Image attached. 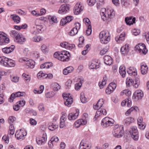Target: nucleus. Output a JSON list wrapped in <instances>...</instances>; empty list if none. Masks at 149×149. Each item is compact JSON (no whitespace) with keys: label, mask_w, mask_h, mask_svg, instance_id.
<instances>
[{"label":"nucleus","mask_w":149,"mask_h":149,"mask_svg":"<svg viewBox=\"0 0 149 149\" xmlns=\"http://www.w3.org/2000/svg\"><path fill=\"white\" fill-rule=\"evenodd\" d=\"M8 58L5 56L0 57V64L6 67Z\"/></svg>","instance_id":"obj_29"},{"label":"nucleus","mask_w":149,"mask_h":149,"mask_svg":"<svg viewBox=\"0 0 149 149\" xmlns=\"http://www.w3.org/2000/svg\"><path fill=\"white\" fill-rule=\"evenodd\" d=\"M134 119L132 117H127L123 121V122L126 125H128L134 121Z\"/></svg>","instance_id":"obj_37"},{"label":"nucleus","mask_w":149,"mask_h":149,"mask_svg":"<svg viewBox=\"0 0 149 149\" xmlns=\"http://www.w3.org/2000/svg\"><path fill=\"white\" fill-rule=\"evenodd\" d=\"M7 67H14L16 65V62L15 61L10 58H8L7 62Z\"/></svg>","instance_id":"obj_31"},{"label":"nucleus","mask_w":149,"mask_h":149,"mask_svg":"<svg viewBox=\"0 0 149 149\" xmlns=\"http://www.w3.org/2000/svg\"><path fill=\"white\" fill-rule=\"evenodd\" d=\"M53 90L54 91H57L61 88V86L57 83H54L52 84Z\"/></svg>","instance_id":"obj_43"},{"label":"nucleus","mask_w":149,"mask_h":149,"mask_svg":"<svg viewBox=\"0 0 149 149\" xmlns=\"http://www.w3.org/2000/svg\"><path fill=\"white\" fill-rule=\"evenodd\" d=\"M136 18L134 17L133 18L131 17H126L125 19V21L127 25H131L135 23Z\"/></svg>","instance_id":"obj_19"},{"label":"nucleus","mask_w":149,"mask_h":149,"mask_svg":"<svg viewBox=\"0 0 149 149\" xmlns=\"http://www.w3.org/2000/svg\"><path fill=\"white\" fill-rule=\"evenodd\" d=\"M113 91L114 90L112 89V88L110 86H108L106 90V92L107 94H109L113 92Z\"/></svg>","instance_id":"obj_59"},{"label":"nucleus","mask_w":149,"mask_h":149,"mask_svg":"<svg viewBox=\"0 0 149 149\" xmlns=\"http://www.w3.org/2000/svg\"><path fill=\"white\" fill-rule=\"evenodd\" d=\"M26 135V132L25 130H20L17 131L15 136L17 139L19 140L22 139L23 137Z\"/></svg>","instance_id":"obj_11"},{"label":"nucleus","mask_w":149,"mask_h":149,"mask_svg":"<svg viewBox=\"0 0 149 149\" xmlns=\"http://www.w3.org/2000/svg\"><path fill=\"white\" fill-rule=\"evenodd\" d=\"M46 140L47 136L46 135L43 134V137L39 139H36V141L38 144L41 145L44 143L45 142Z\"/></svg>","instance_id":"obj_27"},{"label":"nucleus","mask_w":149,"mask_h":149,"mask_svg":"<svg viewBox=\"0 0 149 149\" xmlns=\"http://www.w3.org/2000/svg\"><path fill=\"white\" fill-rule=\"evenodd\" d=\"M80 100L81 102L83 103H85L87 102V100L85 96L84 93H81V94Z\"/></svg>","instance_id":"obj_50"},{"label":"nucleus","mask_w":149,"mask_h":149,"mask_svg":"<svg viewBox=\"0 0 149 149\" xmlns=\"http://www.w3.org/2000/svg\"><path fill=\"white\" fill-rule=\"evenodd\" d=\"M69 10V7L68 4H63L60 7L58 13L61 14H64Z\"/></svg>","instance_id":"obj_10"},{"label":"nucleus","mask_w":149,"mask_h":149,"mask_svg":"<svg viewBox=\"0 0 149 149\" xmlns=\"http://www.w3.org/2000/svg\"><path fill=\"white\" fill-rule=\"evenodd\" d=\"M26 64L29 68H33L35 64V62L33 61L28 59L26 63Z\"/></svg>","instance_id":"obj_32"},{"label":"nucleus","mask_w":149,"mask_h":149,"mask_svg":"<svg viewBox=\"0 0 149 149\" xmlns=\"http://www.w3.org/2000/svg\"><path fill=\"white\" fill-rule=\"evenodd\" d=\"M104 61L105 64L107 65H110L112 64V60L111 58L109 55H106L104 58Z\"/></svg>","instance_id":"obj_24"},{"label":"nucleus","mask_w":149,"mask_h":149,"mask_svg":"<svg viewBox=\"0 0 149 149\" xmlns=\"http://www.w3.org/2000/svg\"><path fill=\"white\" fill-rule=\"evenodd\" d=\"M63 97L65 100L64 104L68 107H70L72 103V98L70 96V94L64 93L63 94Z\"/></svg>","instance_id":"obj_4"},{"label":"nucleus","mask_w":149,"mask_h":149,"mask_svg":"<svg viewBox=\"0 0 149 149\" xmlns=\"http://www.w3.org/2000/svg\"><path fill=\"white\" fill-rule=\"evenodd\" d=\"M22 76L24 77L25 81L26 82H29L30 81L31 78L29 75L25 73H23L22 74Z\"/></svg>","instance_id":"obj_55"},{"label":"nucleus","mask_w":149,"mask_h":149,"mask_svg":"<svg viewBox=\"0 0 149 149\" xmlns=\"http://www.w3.org/2000/svg\"><path fill=\"white\" fill-rule=\"evenodd\" d=\"M87 27H88V29L86 31V34L89 36L91 34L92 32L91 25L89 24V26H88Z\"/></svg>","instance_id":"obj_58"},{"label":"nucleus","mask_w":149,"mask_h":149,"mask_svg":"<svg viewBox=\"0 0 149 149\" xmlns=\"http://www.w3.org/2000/svg\"><path fill=\"white\" fill-rule=\"evenodd\" d=\"M143 118L141 117H139L137 120L138 123L139 127L141 130H143L145 128L146 126L143 123Z\"/></svg>","instance_id":"obj_30"},{"label":"nucleus","mask_w":149,"mask_h":149,"mask_svg":"<svg viewBox=\"0 0 149 149\" xmlns=\"http://www.w3.org/2000/svg\"><path fill=\"white\" fill-rule=\"evenodd\" d=\"M129 45L128 44H126L122 47L120 49L121 54L124 55L127 54L129 51Z\"/></svg>","instance_id":"obj_22"},{"label":"nucleus","mask_w":149,"mask_h":149,"mask_svg":"<svg viewBox=\"0 0 149 149\" xmlns=\"http://www.w3.org/2000/svg\"><path fill=\"white\" fill-rule=\"evenodd\" d=\"M138 109V108L136 106H134V107H131L130 109H128L125 113V114L127 116H128L131 113V112L135 110L136 111L137 109Z\"/></svg>","instance_id":"obj_42"},{"label":"nucleus","mask_w":149,"mask_h":149,"mask_svg":"<svg viewBox=\"0 0 149 149\" xmlns=\"http://www.w3.org/2000/svg\"><path fill=\"white\" fill-rule=\"evenodd\" d=\"M35 24L36 26V28L38 30V32H39L40 31H42L44 30L43 29V26L42 25L39 24V25L37 23V21L35 22Z\"/></svg>","instance_id":"obj_47"},{"label":"nucleus","mask_w":149,"mask_h":149,"mask_svg":"<svg viewBox=\"0 0 149 149\" xmlns=\"http://www.w3.org/2000/svg\"><path fill=\"white\" fill-rule=\"evenodd\" d=\"M107 78L106 76L103 77V79L102 82H99V85L100 89L103 88L104 86H105L106 84Z\"/></svg>","instance_id":"obj_39"},{"label":"nucleus","mask_w":149,"mask_h":149,"mask_svg":"<svg viewBox=\"0 0 149 149\" xmlns=\"http://www.w3.org/2000/svg\"><path fill=\"white\" fill-rule=\"evenodd\" d=\"M91 148V146L84 142V141L82 140L81 142L79 149H90Z\"/></svg>","instance_id":"obj_25"},{"label":"nucleus","mask_w":149,"mask_h":149,"mask_svg":"<svg viewBox=\"0 0 149 149\" xmlns=\"http://www.w3.org/2000/svg\"><path fill=\"white\" fill-rule=\"evenodd\" d=\"M52 66V63L51 62H47L42 64L40 66L41 69L45 68H49Z\"/></svg>","instance_id":"obj_35"},{"label":"nucleus","mask_w":149,"mask_h":149,"mask_svg":"<svg viewBox=\"0 0 149 149\" xmlns=\"http://www.w3.org/2000/svg\"><path fill=\"white\" fill-rule=\"evenodd\" d=\"M107 15V13H104V15H103L102 14H101V18L103 21H107L108 22V18Z\"/></svg>","instance_id":"obj_57"},{"label":"nucleus","mask_w":149,"mask_h":149,"mask_svg":"<svg viewBox=\"0 0 149 149\" xmlns=\"http://www.w3.org/2000/svg\"><path fill=\"white\" fill-rule=\"evenodd\" d=\"M86 120L84 119H80L76 121L74 124V126L75 127H79L81 125H84L87 123Z\"/></svg>","instance_id":"obj_14"},{"label":"nucleus","mask_w":149,"mask_h":149,"mask_svg":"<svg viewBox=\"0 0 149 149\" xmlns=\"http://www.w3.org/2000/svg\"><path fill=\"white\" fill-rule=\"evenodd\" d=\"M140 83L139 79L137 77L135 78L134 80L132 81V85L134 88H138Z\"/></svg>","instance_id":"obj_38"},{"label":"nucleus","mask_w":149,"mask_h":149,"mask_svg":"<svg viewBox=\"0 0 149 149\" xmlns=\"http://www.w3.org/2000/svg\"><path fill=\"white\" fill-rule=\"evenodd\" d=\"M48 19L49 22H52V23H57V18L55 16H49L48 17Z\"/></svg>","instance_id":"obj_41"},{"label":"nucleus","mask_w":149,"mask_h":149,"mask_svg":"<svg viewBox=\"0 0 149 149\" xmlns=\"http://www.w3.org/2000/svg\"><path fill=\"white\" fill-rule=\"evenodd\" d=\"M26 40V39L22 35H20L15 39V41L17 43L22 44Z\"/></svg>","instance_id":"obj_21"},{"label":"nucleus","mask_w":149,"mask_h":149,"mask_svg":"<svg viewBox=\"0 0 149 149\" xmlns=\"http://www.w3.org/2000/svg\"><path fill=\"white\" fill-rule=\"evenodd\" d=\"M123 127H120L118 125H116L113 127L112 134L113 136L116 138H120L123 135L124 131Z\"/></svg>","instance_id":"obj_2"},{"label":"nucleus","mask_w":149,"mask_h":149,"mask_svg":"<svg viewBox=\"0 0 149 149\" xmlns=\"http://www.w3.org/2000/svg\"><path fill=\"white\" fill-rule=\"evenodd\" d=\"M84 23H85L87 26H89V25H91L89 19L88 18H85L83 19Z\"/></svg>","instance_id":"obj_64"},{"label":"nucleus","mask_w":149,"mask_h":149,"mask_svg":"<svg viewBox=\"0 0 149 149\" xmlns=\"http://www.w3.org/2000/svg\"><path fill=\"white\" fill-rule=\"evenodd\" d=\"M50 140L55 145L58 141L59 139L57 137L54 136L51 138Z\"/></svg>","instance_id":"obj_56"},{"label":"nucleus","mask_w":149,"mask_h":149,"mask_svg":"<svg viewBox=\"0 0 149 149\" xmlns=\"http://www.w3.org/2000/svg\"><path fill=\"white\" fill-rule=\"evenodd\" d=\"M10 17L14 20L15 22L18 23L19 22L20 18L19 16L15 14L12 15Z\"/></svg>","instance_id":"obj_36"},{"label":"nucleus","mask_w":149,"mask_h":149,"mask_svg":"<svg viewBox=\"0 0 149 149\" xmlns=\"http://www.w3.org/2000/svg\"><path fill=\"white\" fill-rule=\"evenodd\" d=\"M24 93L23 92H18L15 94H12L9 99V101L10 102H12L13 101L15 97L23 96L24 95Z\"/></svg>","instance_id":"obj_13"},{"label":"nucleus","mask_w":149,"mask_h":149,"mask_svg":"<svg viewBox=\"0 0 149 149\" xmlns=\"http://www.w3.org/2000/svg\"><path fill=\"white\" fill-rule=\"evenodd\" d=\"M76 112L75 113H70L68 115V118L69 120H73L76 119L79 115V111L76 109Z\"/></svg>","instance_id":"obj_15"},{"label":"nucleus","mask_w":149,"mask_h":149,"mask_svg":"<svg viewBox=\"0 0 149 149\" xmlns=\"http://www.w3.org/2000/svg\"><path fill=\"white\" fill-rule=\"evenodd\" d=\"M148 68L147 65L146 64L143 63L141 64V73L143 74H146L148 71Z\"/></svg>","instance_id":"obj_26"},{"label":"nucleus","mask_w":149,"mask_h":149,"mask_svg":"<svg viewBox=\"0 0 149 149\" xmlns=\"http://www.w3.org/2000/svg\"><path fill=\"white\" fill-rule=\"evenodd\" d=\"M135 49L139 51L140 52H142L144 54H146L148 51L145 45L143 43L139 44L135 47Z\"/></svg>","instance_id":"obj_8"},{"label":"nucleus","mask_w":149,"mask_h":149,"mask_svg":"<svg viewBox=\"0 0 149 149\" xmlns=\"http://www.w3.org/2000/svg\"><path fill=\"white\" fill-rule=\"evenodd\" d=\"M96 0H87V2L89 5L92 6L95 3Z\"/></svg>","instance_id":"obj_62"},{"label":"nucleus","mask_w":149,"mask_h":149,"mask_svg":"<svg viewBox=\"0 0 149 149\" xmlns=\"http://www.w3.org/2000/svg\"><path fill=\"white\" fill-rule=\"evenodd\" d=\"M60 56L61 58H59V60L63 61H68L70 57V53L66 51H61Z\"/></svg>","instance_id":"obj_6"},{"label":"nucleus","mask_w":149,"mask_h":149,"mask_svg":"<svg viewBox=\"0 0 149 149\" xmlns=\"http://www.w3.org/2000/svg\"><path fill=\"white\" fill-rule=\"evenodd\" d=\"M143 93L141 90H137L135 92L132 96V99L135 100L141 99L143 96Z\"/></svg>","instance_id":"obj_9"},{"label":"nucleus","mask_w":149,"mask_h":149,"mask_svg":"<svg viewBox=\"0 0 149 149\" xmlns=\"http://www.w3.org/2000/svg\"><path fill=\"white\" fill-rule=\"evenodd\" d=\"M119 72L122 77H125L126 73L125 67L123 65L120 66L119 68Z\"/></svg>","instance_id":"obj_33"},{"label":"nucleus","mask_w":149,"mask_h":149,"mask_svg":"<svg viewBox=\"0 0 149 149\" xmlns=\"http://www.w3.org/2000/svg\"><path fill=\"white\" fill-rule=\"evenodd\" d=\"M130 133L132 138L135 141L138 140V133L136 127H132L130 130Z\"/></svg>","instance_id":"obj_7"},{"label":"nucleus","mask_w":149,"mask_h":149,"mask_svg":"<svg viewBox=\"0 0 149 149\" xmlns=\"http://www.w3.org/2000/svg\"><path fill=\"white\" fill-rule=\"evenodd\" d=\"M9 41V38L6 37V34L2 31H0V45H6Z\"/></svg>","instance_id":"obj_5"},{"label":"nucleus","mask_w":149,"mask_h":149,"mask_svg":"<svg viewBox=\"0 0 149 149\" xmlns=\"http://www.w3.org/2000/svg\"><path fill=\"white\" fill-rule=\"evenodd\" d=\"M107 113L106 110L104 109H97L95 117L96 118L102 115H106Z\"/></svg>","instance_id":"obj_20"},{"label":"nucleus","mask_w":149,"mask_h":149,"mask_svg":"<svg viewBox=\"0 0 149 149\" xmlns=\"http://www.w3.org/2000/svg\"><path fill=\"white\" fill-rule=\"evenodd\" d=\"M15 48V46L12 45L10 47H7L3 48L2 51L4 53L8 54L12 52Z\"/></svg>","instance_id":"obj_16"},{"label":"nucleus","mask_w":149,"mask_h":149,"mask_svg":"<svg viewBox=\"0 0 149 149\" xmlns=\"http://www.w3.org/2000/svg\"><path fill=\"white\" fill-rule=\"evenodd\" d=\"M127 73L132 75L135 76L137 74V71L136 70L134 67H130L127 70Z\"/></svg>","instance_id":"obj_23"},{"label":"nucleus","mask_w":149,"mask_h":149,"mask_svg":"<svg viewBox=\"0 0 149 149\" xmlns=\"http://www.w3.org/2000/svg\"><path fill=\"white\" fill-rule=\"evenodd\" d=\"M104 103V100L102 98L99 100L96 105L94 106L93 108L95 110L100 109Z\"/></svg>","instance_id":"obj_18"},{"label":"nucleus","mask_w":149,"mask_h":149,"mask_svg":"<svg viewBox=\"0 0 149 149\" xmlns=\"http://www.w3.org/2000/svg\"><path fill=\"white\" fill-rule=\"evenodd\" d=\"M44 88V86L43 85H41L40 87V90H37L36 89H35L33 90V92L35 93H41L43 92Z\"/></svg>","instance_id":"obj_44"},{"label":"nucleus","mask_w":149,"mask_h":149,"mask_svg":"<svg viewBox=\"0 0 149 149\" xmlns=\"http://www.w3.org/2000/svg\"><path fill=\"white\" fill-rule=\"evenodd\" d=\"M60 45L63 47H65V48L67 49V48L69 47L68 43L67 42H64L61 43L60 44Z\"/></svg>","instance_id":"obj_63"},{"label":"nucleus","mask_w":149,"mask_h":149,"mask_svg":"<svg viewBox=\"0 0 149 149\" xmlns=\"http://www.w3.org/2000/svg\"><path fill=\"white\" fill-rule=\"evenodd\" d=\"M9 131H8V134L10 135H13L14 134V128L13 124H11L9 127Z\"/></svg>","instance_id":"obj_45"},{"label":"nucleus","mask_w":149,"mask_h":149,"mask_svg":"<svg viewBox=\"0 0 149 149\" xmlns=\"http://www.w3.org/2000/svg\"><path fill=\"white\" fill-rule=\"evenodd\" d=\"M58 125H54V124H52L51 125H49L48 126V129L49 130L51 131H53L55 129H56L58 127Z\"/></svg>","instance_id":"obj_54"},{"label":"nucleus","mask_w":149,"mask_h":149,"mask_svg":"<svg viewBox=\"0 0 149 149\" xmlns=\"http://www.w3.org/2000/svg\"><path fill=\"white\" fill-rule=\"evenodd\" d=\"M110 36L108 31H102L101 32L99 35L101 42L103 44H107L110 40Z\"/></svg>","instance_id":"obj_1"},{"label":"nucleus","mask_w":149,"mask_h":149,"mask_svg":"<svg viewBox=\"0 0 149 149\" xmlns=\"http://www.w3.org/2000/svg\"><path fill=\"white\" fill-rule=\"evenodd\" d=\"M78 32V31L76 29H75L74 28H73L70 32L69 34L71 36H74Z\"/></svg>","instance_id":"obj_52"},{"label":"nucleus","mask_w":149,"mask_h":149,"mask_svg":"<svg viewBox=\"0 0 149 149\" xmlns=\"http://www.w3.org/2000/svg\"><path fill=\"white\" fill-rule=\"evenodd\" d=\"M114 122V120L112 118L106 117L102 120L101 124L104 127H107L112 126Z\"/></svg>","instance_id":"obj_3"},{"label":"nucleus","mask_w":149,"mask_h":149,"mask_svg":"<svg viewBox=\"0 0 149 149\" xmlns=\"http://www.w3.org/2000/svg\"><path fill=\"white\" fill-rule=\"evenodd\" d=\"M84 81V80H81L78 83L75 85V90H78L80 89L82 85V83Z\"/></svg>","instance_id":"obj_46"},{"label":"nucleus","mask_w":149,"mask_h":149,"mask_svg":"<svg viewBox=\"0 0 149 149\" xmlns=\"http://www.w3.org/2000/svg\"><path fill=\"white\" fill-rule=\"evenodd\" d=\"M107 14L108 18V22L110 21L111 19L115 15V12L113 9L109 7L107 8Z\"/></svg>","instance_id":"obj_12"},{"label":"nucleus","mask_w":149,"mask_h":149,"mask_svg":"<svg viewBox=\"0 0 149 149\" xmlns=\"http://www.w3.org/2000/svg\"><path fill=\"white\" fill-rule=\"evenodd\" d=\"M20 34L18 33V32L16 31H12L10 33V36L13 37L15 38V39L18 37V36Z\"/></svg>","instance_id":"obj_40"},{"label":"nucleus","mask_w":149,"mask_h":149,"mask_svg":"<svg viewBox=\"0 0 149 149\" xmlns=\"http://www.w3.org/2000/svg\"><path fill=\"white\" fill-rule=\"evenodd\" d=\"M131 92L128 89L122 91L121 93V94L122 95H125L127 96H129L130 95Z\"/></svg>","instance_id":"obj_49"},{"label":"nucleus","mask_w":149,"mask_h":149,"mask_svg":"<svg viewBox=\"0 0 149 149\" xmlns=\"http://www.w3.org/2000/svg\"><path fill=\"white\" fill-rule=\"evenodd\" d=\"M15 118L14 116H10L8 118V121L10 123V125L12 124L15 120Z\"/></svg>","instance_id":"obj_60"},{"label":"nucleus","mask_w":149,"mask_h":149,"mask_svg":"<svg viewBox=\"0 0 149 149\" xmlns=\"http://www.w3.org/2000/svg\"><path fill=\"white\" fill-rule=\"evenodd\" d=\"M77 5H75L74 8V13L75 15H78L83 9V7L80 6V8H77Z\"/></svg>","instance_id":"obj_34"},{"label":"nucleus","mask_w":149,"mask_h":149,"mask_svg":"<svg viewBox=\"0 0 149 149\" xmlns=\"http://www.w3.org/2000/svg\"><path fill=\"white\" fill-rule=\"evenodd\" d=\"M125 33L123 32L120 36H118L115 38V40L118 43H121L124 40L125 38Z\"/></svg>","instance_id":"obj_17"},{"label":"nucleus","mask_w":149,"mask_h":149,"mask_svg":"<svg viewBox=\"0 0 149 149\" xmlns=\"http://www.w3.org/2000/svg\"><path fill=\"white\" fill-rule=\"evenodd\" d=\"M54 93L53 92H47L46 93L45 96L47 98H50L54 96Z\"/></svg>","instance_id":"obj_61"},{"label":"nucleus","mask_w":149,"mask_h":149,"mask_svg":"<svg viewBox=\"0 0 149 149\" xmlns=\"http://www.w3.org/2000/svg\"><path fill=\"white\" fill-rule=\"evenodd\" d=\"M109 48V46H106L100 52L101 55H103L106 53L108 51Z\"/></svg>","instance_id":"obj_48"},{"label":"nucleus","mask_w":149,"mask_h":149,"mask_svg":"<svg viewBox=\"0 0 149 149\" xmlns=\"http://www.w3.org/2000/svg\"><path fill=\"white\" fill-rule=\"evenodd\" d=\"M99 63H100L97 60L96 61L95 60H93L90 65L91 68L92 69L98 68L100 67Z\"/></svg>","instance_id":"obj_28"},{"label":"nucleus","mask_w":149,"mask_h":149,"mask_svg":"<svg viewBox=\"0 0 149 149\" xmlns=\"http://www.w3.org/2000/svg\"><path fill=\"white\" fill-rule=\"evenodd\" d=\"M132 79L128 77L127 78L126 80V84L127 86H130L132 85Z\"/></svg>","instance_id":"obj_51"},{"label":"nucleus","mask_w":149,"mask_h":149,"mask_svg":"<svg viewBox=\"0 0 149 149\" xmlns=\"http://www.w3.org/2000/svg\"><path fill=\"white\" fill-rule=\"evenodd\" d=\"M32 40L33 41L35 42H39L42 40L41 37L39 36H35L33 37Z\"/></svg>","instance_id":"obj_53"}]
</instances>
